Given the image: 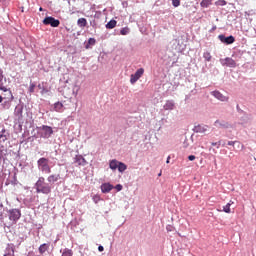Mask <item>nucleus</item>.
<instances>
[{
  "label": "nucleus",
  "mask_w": 256,
  "mask_h": 256,
  "mask_svg": "<svg viewBox=\"0 0 256 256\" xmlns=\"http://www.w3.org/2000/svg\"><path fill=\"white\" fill-rule=\"evenodd\" d=\"M36 192L43 193V195H49L51 193V184L45 182L44 177H39L35 183Z\"/></svg>",
  "instance_id": "nucleus-1"
},
{
  "label": "nucleus",
  "mask_w": 256,
  "mask_h": 256,
  "mask_svg": "<svg viewBox=\"0 0 256 256\" xmlns=\"http://www.w3.org/2000/svg\"><path fill=\"white\" fill-rule=\"evenodd\" d=\"M38 169L41 173H51V166H49V159L42 157L37 161Z\"/></svg>",
  "instance_id": "nucleus-2"
},
{
  "label": "nucleus",
  "mask_w": 256,
  "mask_h": 256,
  "mask_svg": "<svg viewBox=\"0 0 256 256\" xmlns=\"http://www.w3.org/2000/svg\"><path fill=\"white\" fill-rule=\"evenodd\" d=\"M38 135L41 139H49L53 135V128L51 126L42 125L38 127Z\"/></svg>",
  "instance_id": "nucleus-3"
},
{
  "label": "nucleus",
  "mask_w": 256,
  "mask_h": 256,
  "mask_svg": "<svg viewBox=\"0 0 256 256\" xmlns=\"http://www.w3.org/2000/svg\"><path fill=\"white\" fill-rule=\"evenodd\" d=\"M8 217L12 223H17L21 219V210L17 208L8 210Z\"/></svg>",
  "instance_id": "nucleus-4"
},
{
  "label": "nucleus",
  "mask_w": 256,
  "mask_h": 256,
  "mask_svg": "<svg viewBox=\"0 0 256 256\" xmlns=\"http://www.w3.org/2000/svg\"><path fill=\"white\" fill-rule=\"evenodd\" d=\"M44 25H50V27H59L61 25V21L59 19H55L53 16H47L43 20Z\"/></svg>",
  "instance_id": "nucleus-5"
},
{
  "label": "nucleus",
  "mask_w": 256,
  "mask_h": 256,
  "mask_svg": "<svg viewBox=\"0 0 256 256\" xmlns=\"http://www.w3.org/2000/svg\"><path fill=\"white\" fill-rule=\"evenodd\" d=\"M143 73H145V69L139 68L134 74L130 76V83L135 85V83H137V81L143 77Z\"/></svg>",
  "instance_id": "nucleus-6"
},
{
  "label": "nucleus",
  "mask_w": 256,
  "mask_h": 256,
  "mask_svg": "<svg viewBox=\"0 0 256 256\" xmlns=\"http://www.w3.org/2000/svg\"><path fill=\"white\" fill-rule=\"evenodd\" d=\"M220 63L223 67H230L232 69H235V67H237V62H235V60H233V58L230 57L220 59Z\"/></svg>",
  "instance_id": "nucleus-7"
},
{
  "label": "nucleus",
  "mask_w": 256,
  "mask_h": 256,
  "mask_svg": "<svg viewBox=\"0 0 256 256\" xmlns=\"http://www.w3.org/2000/svg\"><path fill=\"white\" fill-rule=\"evenodd\" d=\"M219 41H221V43H224L225 45H233V43H235V37L233 35L230 36H225L223 34H220L218 36Z\"/></svg>",
  "instance_id": "nucleus-8"
},
{
  "label": "nucleus",
  "mask_w": 256,
  "mask_h": 256,
  "mask_svg": "<svg viewBox=\"0 0 256 256\" xmlns=\"http://www.w3.org/2000/svg\"><path fill=\"white\" fill-rule=\"evenodd\" d=\"M214 125L218 129H233V125H231L229 122L224 121V120H216L214 122Z\"/></svg>",
  "instance_id": "nucleus-9"
},
{
  "label": "nucleus",
  "mask_w": 256,
  "mask_h": 256,
  "mask_svg": "<svg viewBox=\"0 0 256 256\" xmlns=\"http://www.w3.org/2000/svg\"><path fill=\"white\" fill-rule=\"evenodd\" d=\"M211 95L215 97L218 101L227 102L229 101V97L223 95L219 90H215L211 92Z\"/></svg>",
  "instance_id": "nucleus-10"
},
{
  "label": "nucleus",
  "mask_w": 256,
  "mask_h": 256,
  "mask_svg": "<svg viewBox=\"0 0 256 256\" xmlns=\"http://www.w3.org/2000/svg\"><path fill=\"white\" fill-rule=\"evenodd\" d=\"M15 99V97L13 96V93L12 92H8V97H4L3 98V107L5 109H9L11 107V101H13Z\"/></svg>",
  "instance_id": "nucleus-11"
},
{
  "label": "nucleus",
  "mask_w": 256,
  "mask_h": 256,
  "mask_svg": "<svg viewBox=\"0 0 256 256\" xmlns=\"http://www.w3.org/2000/svg\"><path fill=\"white\" fill-rule=\"evenodd\" d=\"M14 115L17 119H23V104H18L15 107Z\"/></svg>",
  "instance_id": "nucleus-12"
},
{
  "label": "nucleus",
  "mask_w": 256,
  "mask_h": 256,
  "mask_svg": "<svg viewBox=\"0 0 256 256\" xmlns=\"http://www.w3.org/2000/svg\"><path fill=\"white\" fill-rule=\"evenodd\" d=\"M194 133H207L209 131V126L207 125H198L193 129Z\"/></svg>",
  "instance_id": "nucleus-13"
},
{
  "label": "nucleus",
  "mask_w": 256,
  "mask_h": 256,
  "mask_svg": "<svg viewBox=\"0 0 256 256\" xmlns=\"http://www.w3.org/2000/svg\"><path fill=\"white\" fill-rule=\"evenodd\" d=\"M74 163H77V165H81L82 167H85V165H87V160H85L82 155H77L74 158Z\"/></svg>",
  "instance_id": "nucleus-14"
},
{
  "label": "nucleus",
  "mask_w": 256,
  "mask_h": 256,
  "mask_svg": "<svg viewBox=\"0 0 256 256\" xmlns=\"http://www.w3.org/2000/svg\"><path fill=\"white\" fill-rule=\"evenodd\" d=\"M7 139H9V132L5 129H2L1 134H0V147H1V145H3L1 143H5L7 141Z\"/></svg>",
  "instance_id": "nucleus-15"
},
{
  "label": "nucleus",
  "mask_w": 256,
  "mask_h": 256,
  "mask_svg": "<svg viewBox=\"0 0 256 256\" xmlns=\"http://www.w3.org/2000/svg\"><path fill=\"white\" fill-rule=\"evenodd\" d=\"M165 111H173L175 109V101L167 100L164 104Z\"/></svg>",
  "instance_id": "nucleus-16"
},
{
  "label": "nucleus",
  "mask_w": 256,
  "mask_h": 256,
  "mask_svg": "<svg viewBox=\"0 0 256 256\" xmlns=\"http://www.w3.org/2000/svg\"><path fill=\"white\" fill-rule=\"evenodd\" d=\"M113 190V185L110 183H104L101 185L102 193H110Z\"/></svg>",
  "instance_id": "nucleus-17"
},
{
  "label": "nucleus",
  "mask_w": 256,
  "mask_h": 256,
  "mask_svg": "<svg viewBox=\"0 0 256 256\" xmlns=\"http://www.w3.org/2000/svg\"><path fill=\"white\" fill-rule=\"evenodd\" d=\"M7 156V148L5 146H0V165L5 161V157Z\"/></svg>",
  "instance_id": "nucleus-18"
},
{
  "label": "nucleus",
  "mask_w": 256,
  "mask_h": 256,
  "mask_svg": "<svg viewBox=\"0 0 256 256\" xmlns=\"http://www.w3.org/2000/svg\"><path fill=\"white\" fill-rule=\"evenodd\" d=\"M61 179V175L59 174H52L48 176L47 181L48 183H57Z\"/></svg>",
  "instance_id": "nucleus-19"
},
{
  "label": "nucleus",
  "mask_w": 256,
  "mask_h": 256,
  "mask_svg": "<svg viewBox=\"0 0 256 256\" xmlns=\"http://www.w3.org/2000/svg\"><path fill=\"white\" fill-rule=\"evenodd\" d=\"M119 161H117V160H111L110 162H109V167H110V169L112 170V171H117V169L119 168Z\"/></svg>",
  "instance_id": "nucleus-20"
},
{
  "label": "nucleus",
  "mask_w": 256,
  "mask_h": 256,
  "mask_svg": "<svg viewBox=\"0 0 256 256\" xmlns=\"http://www.w3.org/2000/svg\"><path fill=\"white\" fill-rule=\"evenodd\" d=\"M251 121V117L248 114H244L241 118H240V123L241 125H247V123H249Z\"/></svg>",
  "instance_id": "nucleus-21"
},
{
  "label": "nucleus",
  "mask_w": 256,
  "mask_h": 256,
  "mask_svg": "<svg viewBox=\"0 0 256 256\" xmlns=\"http://www.w3.org/2000/svg\"><path fill=\"white\" fill-rule=\"evenodd\" d=\"M48 250H49V244L47 243L40 245V247L38 248L40 255H43Z\"/></svg>",
  "instance_id": "nucleus-22"
},
{
  "label": "nucleus",
  "mask_w": 256,
  "mask_h": 256,
  "mask_svg": "<svg viewBox=\"0 0 256 256\" xmlns=\"http://www.w3.org/2000/svg\"><path fill=\"white\" fill-rule=\"evenodd\" d=\"M117 27V22L112 19L106 24V29H115Z\"/></svg>",
  "instance_id": "nucleus-23"
},
{
  "label": "nucleus",
  "mask_w": 256,
  "mask_h": 256,
  "mask_svg": "<svg viewBox=\"0 0 256 256\" xmlns=\"http://www.w3.org/2000/svg\"><path fill=\"white\" fill-rule=\"evenodd\" d=\"M54 111H57L58 113H61V111H63V103L56 102L54 104Z\"/></svg>",
  "instance_id": "nucleus-24"
},
{
  "label": "nucleus",
  "mask_w": 256,
  "mask_h": 256,
  "mask_svg": "<svg viewBox=\"0 0 256 256\" xmlns=\"http://www.w3.org/2000/svg\"><path fill=\"white\" fill-rule=\"evenodd\" d=\"M118 171L119 173H125V171H127V166L125 165V163L119 162Z\"/></svg>",
  "instance_id": "nucleus-25"
},
{
  "label": "nucleus",
  "mask_w": 256,
  "mask_h": 256,
  "mask_svg": "<svg viewBox=\"0 0 256 256\" xmlns=\"http://www.w3.org/2000/svg\"><path fill=\"white\" fill-rule=\"evenodd\" d=\"M211 145H212V147H217V149H219V147H221V145H222V147H225V141L220 140L218 142H212Z\"/></svg>",
  "instance_id": "nucleus-26"
},
{
  "label": "nucleus",
  "mask_w": 256,
  "mask_h": 256,
  "mask_svg": "<svg viewBox=\"0 0 256 256\" xmlns=\"http://www.w3.org/2000/svg\"><path fill=\"white\" fill-rule=\"evenodd\" d=\"M231 205H233L232 201L223 206L224 213H231Z\"/></svg>",
  "instance_id": "nucleus-27"
},
{
  "label": "nucleus",
  "mask_w": 256,
  "mask_h": 256,
  "mask_svg": "<svg viewBox=\"0 0 256 256\" xmlns=\"http://www.w3.org/2000/svg\"><path fill=\"white\" fill-rule=\"evenodd\" d=\"M79 27H86L87 26V19L85 18H80L77 21Z\"/></svg>",
  "instance_id": "nucleus-28"
},
{
  "label": "nucleus",
  "mask_w": 256,
  "mask_h": 256,
  "mask_svg": "<svg viewBox=\"0 0 256 256\" xmlns=\"http://www.w3.org/2000/svg\"><path fill=\"white\" fill-rule=\"evenodd\" d=\"M213 0H202L201 3H200V6L203 7V8H207L209 7V5H211V2Z\"/></svg>",
  "instance_id": "nucleus-29"
},
{
  "label": "nucleus",
  "mask_w": 256,
  "mask_h": 256,
  "mask_svg": "<svg viewBox=\"0 0 256 256\" xmlns=\"http://www.w3.org/2000/svg\"><path fill=\"white\" fill-rule=\"evenodd\" d=\"M62 256H73V250L70 249H64Z\"/></svg>",
  "instance_id": "nucleus-30"
},
{
  "label": "nucleus",
  "mask_w": 256,
  "mask_h": 256,
  "mask_svg": "<svg viewBox=\"0 0 256 256\" xmlns=\"http://www.w3.org/2000/svg\"><path fill=\"white\" fill-rule=\"evenodd\" d=\"M130 31H131V30H130L129 28H127V27L122 28V29L120 30V35H129Z\"/></svg>",
  "instance_id": "nucleus-31"
},
{
  "label": "nucleus",
  "mask_w": 256,
  "mask_h": 256,
  "mask_svg": "<svg viewBox=\"0 0 256 256\" xmlns=\"http://www.w3.org/2000/svg\"><path fill=\"white\" fill-rule=\"evenodd\" d=\"M203 58L205 59V61H211V59H212L211 53L204 52Z\"/></svg>",
  "instance_id": "nucleus-32"
},
{
  "label": "nucleus",
  "mask_w": 256,
  "mask_h": 256,
  "mask_svg": "<svg viewBox=\"0 0 256 256\" xmlns=\"http://www.w3.org/2000/svg\"><path fill=\"white\" fill-rule=\"evenodd\" d=\"M0 91H7V87L3 85V78H0Z\"/></svg>",
  "instance_id": "nucleus-33"
},
{
  "label": "nucleus",
  "mask_w": 256,
  "mask_h": 256,
  "mask_svg": "<svg viewBox=\"0 0 256 256\" xmlns=\"http://www.w3.org/2000/svg\"><path fill=\"white\" fill-rule=\"evenodd\" d=\"M173 7H179L181 5V0H172Z\"/></svg>",
  "instance_id": "nucleus-34"
},
{
  "label": "nucleus",
  "mask_w": 256,
  "mask_h": 256,
  "mask_svg": "<svg viewBox=\"0 0 256 256\" xmlns=\"http://www.w3.org/2000/svg\"><path fill=\"white\" fill-rule=\"evenodd\" d=\"M216 5H220L221 7H223V6L227 5V1L219 0V1L216 2Z\"/></svg>",
  "instance_id": "nucleus-35"
},
{
  "label": "nucleus",
  "mask_w": 256,
  "mask_h": 256,
  "mask_svg": "<svg viewBox=\"0 0 256 256\" xmlns=\"http://www.w3.org/2000/svg\"><path fill=\"white\" fill-rule=\"evenodd\" d=\"M236 143L238 144V147L241 145V143L237 142V141H228V145L234 147L236 145Z\"/></svg>",
  "instance_id": "nucleus-36"
},
{
  "label": "nucleus",
  "mask_w": 256,
  "mask_h": 256,
  "mask_svg": "<svg viewBox=\"0 0 256 256\" xmlns=\"http://www.w3.org/2000/svg\"><path fill=\"white\" fill-rule=\"evenodd\" d=\"M29 92L30 93H35V84H33V83L30 84Z\"/></svg>",
  "instance_id": "nucleus-37"
},
{
  "label": "nucleus",
  "mask_w": 256,
  "mask_h": 256,
  "mask_svg": "<svg viewBox=\"0 0 256 256\" xmlns=\"http://www.w3.org/2000/svg\"><path fill=\"white\" fill-rule=\"evenodd\" d=\"M95 43H96L95 38H89L88 45H95Z\"/></svg>",
  "instance_id": "nucleus-38"
},
{
  "label": "nucleus",
  "mask_w": 256,
  "mask_h": 256,
  "mask_svg": "<svg viewBox=\"0 0 256 256\" xmlns=\"http://www.w3.org/2000/svg\"><path fill=\"white\" fill-rule=\"evenodd\" d=\"M100 200H101V198H99V196H94L93 197L94 203H99Z\"/></svg>",
  "instance_id": "nucleus-39"
},
{
  "label": "nucleus",
  "mask_w": 256,
  "mask_h": 256,
  "mask_svg": "<svg viewBox=\"0 0 256 256\" xmlns=\"http://www.w3.org/2000/svg\"><path fill=\"white\" fill-rule=\"evenodd\" d=\"M4 97H9V93H11V90L6 88V91H4Z\"/></svg>",
  "instance_id": "nucleus-40"
},
{
  "label": "nucleus",
  "mask_w": 256,
  "mask_h": 256,
  "mask_svg": "<svg viewBox=\"0 0 256 256\" xmlns=\"http://www.w3.org/2000/svg\"><path fill=\"white\" fill-rule=\"evenodd\" d=\"M116 189H117V191H122L123 190V186L121 184H117L116 185Z\"/></svg>",
  "instance_id": "nucleus-41"
},
{
  "label": "nucleus",
  "mask_w": 256,
  "mask_h": 256,
  "mask_svg": "<svg viewBox=\"0 0 256 256\" xmlns=\"http://www.w3.org/2000/svg\"><path fill=\"white\" fill-rule=\"evenodd\" d=\"M188 160L189 161H195V155H189Z\"/></svg>",
  "instance_id": "nucleus-42"
},
{
  "label": "nucleus",
  "mask_w": 256,
  "mask_h": 256,
  "mask_svg": "<svg viewBox=\"0 0 256 256\" xmlns=\"http://www.w3.org/2000/svg\"><path fill=\"white\" fill-rule=\"evenodd\" d=\"M98 251L101 253V252L105 251V248L102 245H100L98 247Z\"/></svg>",
  "instance_id": "nucleus-43"
},
{
  "label": "nucleus",
  "mask_w": 256,
  "mask_h": 256,
  "mask_svg": "<svg viewBox=\"0 0 256 256\" xmlns=\"http://www.w3.org/2000/svg\"><path fill=\"white\" fill-rule=\"evenodd\" d=\"M49 93V90L47 88H42V94Z\"/></svg>",
  "instance_id": "nucleus-44"
},
{
  "label": "nucleus",
  "mask_w": 256,
  "mask_h": 256,
  "mask_svg": "<svg viewBox=\"0 0 256 256\" xmlns=\"http://www.w3.org/2000/svg\"><path fill=\"white\" fill-rule=\"evenodd\" d=\"M0 79H3V70L0 68Z\"/></svg>",
  "instance_id": "nucleus-45"
},
{
  "label": "nucleus",
  "mask_w": 256,
  "mask_h": 256,
  "mask_svg": "<svg viewBox=\"0 0 256 256\" xmlns=\"http://www.w3.org/2000/svg\"><path fill=\"white\" fill-rule=\"evenodd\" d=\"M0 221H3V212H0Z\"/></svg>",
  "instance_id": "nucleus-46"
},
{
  "label": "nucleus",
  "mask_w": 256,
  "mask_h": 256,
  "mask_svg": "<svg viewBox=\"0 0 256 256\" xmlns=\"http://www.w3.org/2000/svg\"><path fill=\"white\" fill-rule=\"evenodd\" d=\"M4 97L0 95V103H3Z\"/></svg>",
  "instance_id": "nucleus-47"
},
{
  "label": "nucleus",
  "mask_w": 256,
  "mask_h": 256,
  "mask_svg": "<svg viewBox=\"0 0 256 256\" xmlns=\"http://www.w3.org/2000/svg\"><path fill=\"white\" fill-rule=\"evenodd\" d=\"M166 229H167V231H171L172 228H171V226H167Z\"/></svg>",
  "instance_id": "nucleus-48"
},
{
  "label": "nucleus",
  "mask_w": 256,
  "mask_h": 256,
  "mask_svg": "<svg viewBox=\"0 0 256 256\" xmlns=\"http://www.w3.org/2000/svg\"><path fill=\"white\" fill-rule=\"evenodd\" d=\"M171 159V156H168L166 163H169V160Z\"/></svg>",
  "instance_id": "nucleus-49"
},
{
  "label": "nucleus",
  "mask_w": 256,
  "mask_h": 256,
  "mask_svg": "<svg viewBox=\"0 0 256 256\" xmlns=\"http://www.w3.org/2000/svg\"><path fill=\"white\" fill-rule=\"evenodd\" d=\"M215 29H217V26H214V27L212 28L213 31H215Z\"/></svg>",
  "instance_id": "nucleus-50"
},
{
  "label": "nucleus",
  "mask_w": 256,
  "mask_h": 256,
  "mask_svg": "<svg viewBox=\"0 0 256 256\" xmlns=\"http://www.w3.org/2000/svg\"><path fill=\"white\" fill-rule=\"evenodd\" d=\"M38 88H39V89H43V88L41 87V84L38 85Z\"/></svg>",
  "instance_id": "nucleus-51"
},
{
  "label": "nucleus",
  "mask_w": 256,
  "mask_h": 256,
  "mask_svg": "<svg viewBox=\"0 0 256 256\" xmlns=\"http://www.w3.org/2000/svg\"><path fill=\"white\" fill-rule=\"evenodd\" d=\"M233 155V152H230L229 156L228 157H231Z\"/></svg>",
  "instance_id": "nucleus-52"
},
{
  "label": "nucleus",
  "mask_w": 256,
  "mask_h": 256,
  "mask_svg": "<svg viewBox=\"0 0 256 256\" xmlns=\"http://www.w3.org/2000/svg\"><path fill=\"white\" fill-rule=\"evenodd\" d=\"M39 11H43V7H40V8H39Z\"/></svg>",
  "instance_id": "nucleus-53"
},
{
  "label": "nucleus",
  "mask_w": 256,
  "mask_h": 256,
  "mask_svg": "<svg viewBox=\"0 0 256 256\" xmlns=\"http://www.w3.org/2000/svg\"><path fill=\"white\" fill-rule=\"evenodd\" d=\"M237 109H239V105H237Z\"/></svg>",
  "instance_id": "nucleus-54"
}]
</instances>
